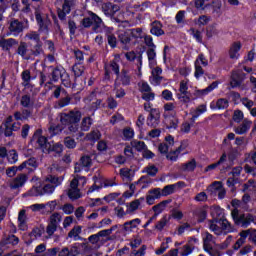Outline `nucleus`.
<instances>
[{"mask_svg":"<svg viewBox=\"0 0 256 256\" xmlns=\"http://www.w3.org/2000/svg\"><path fill=\"white\" fill-rule=\"evenodd\" d=\"M75 5L74 0H63L62 9L66 11V13H71V8Z\"/></svg>","mask_w":256,"mask_h":256,"instance_id":"nucleus-58","label":"nucleus"},{"mask_svg":"<svg viewBox=\"0 0 256 256\" xmlns=\"http://www.w3.org/2000/svg\"><path fill=\"white\" fill-rule=\"evenodd\" d=\"M21 77H22V81H24V87H27V85H29V83H31V71L30 70H24L21 73Z\"/></svg>","mask_w":256,"mask_h":256,"instance_id":"nucleus-57","label":"nucleus"},{"mask_svg":"<svg viewBox=\"0 0 256 256\" xmlns=\"http://www.w3.org/2000/svg\"><path fill=\"white\" fill-rule=\"evenodd\" d=\"M189 33L197 43H203V35L199 30L195 28H190Z\"/></svg>","mask_w":256,"mask_h":256,"instance_id":"nucleus-50","label":"nucleus"},{"mask_svg":"<svg viewBox=\"0 0 256 256\" xmlns=\"http://www.w3.org/2000/svg\"><path fill=\"white\" fill-rule=\"evenodd\" d=\"M157 48H148L146 51V55L148 57L149 65H157V52L155 51Z\"/></svg>","mask_w":256,"mask_h":256,"instance_id":"nucleus-36","label":"nucleus"},{"mask_svg":"<svg viewBox=\"0 0 256 256\" xmlns=\"http://www.w3.org/2000/svg\"><path fill=\"white\" fill-rule=\"evenodd\" d=\"M212 219L209 220V229L219 235L221 231H226V233H233V226L225 218V209L221 206H214L211 212Z\"/></svg>","mask_w":256,"mask_h":256,"instance_id":"nucleus-2","label":"nucleus"},{"mask_svg":"<svg viewBox=\"0 0 256 256\" xmlns=\"http://www.w3.org/2000/svg\"><path fill=\"white\" fill-rule=\"evenodd\" d=\"M14 45H19V41H17L15 38L0 40V47L2 51H11V47H14Z\"/></svg>","mask_w":256,"mask_h":256,"instance_id":"nucleus-20","label":"nucleus"},{"mask_svg":"<svg viewBox=\"0 0 256 256\" xmlns=\"http://www.w3.org/2000/svg\"><path fill=\"white\" fill-rule=\"evenodd\" d=\"M176 187L178 189H183V187H186V184L183 181H178L177 183L164 186V188L161 190L162 197H169V195H173V193H175Z\"/></svg>","mask_w":256,"mask_h":256,"instance_id":"nucleus-14","label":"nucleus"},{"mask_svg":"<svg viewBox=\"0 0 256 256\" xmlns=\"http://www.w3.org/2000/svg\"><path fill=\"white\" fill-rule=\"evenodd\" d=\"M243 117V111L235 110L232 119L235 123H241L243 121Z\"/></svg>","mask_w":256,"mask_h":256,"instance_id":"nucleus-64","label":"nucleus"},{"mask_svg":"<svg viewBox=\"0 0 256 256\" xmlns=\"http://www.w3.org/2000/svg\"><path fill=\"white\" fill-rule=\"evenodd\" d=\"M209 209L208 205H204L203 208L198 209L195 212V216L197 217L198 223H205V220L207 219V210Z\"/></svg>","mask_w":256,"mask_h":256,"instance_id":"nucleus-31","label":"nucleus"},{"mask_svg":"<svg viewBox=\"0 0 256 256\" xmlns=\"http://www.w3.org/2000/svg\"><path fill=\"white\" fill-rule=\"evenodd\" d=\"M27 43L21 42L20 45L18 46L17 53L20 55V57H25L27 55Z\"/></svg>","mask_w":256,"mask_h":256,"instance_id":"nucleus-63","label":"nucleus"},{"mask_svg":"<svg viewBox=\"0 0 256 256\" xmlns=\"http://www.w3.org/2000/svg\"><path fill=\"white\" fill-rule=\"evenodd\" d=\"M172 202H173L172 199H167V200H163V201L159 202L158 204L154 205L152 207V211H154L155 216L161 215L163 210L167 209V205H169Z\"/></svg>","mask_w":256,"mask_h":256,"instance_id":"nucleus-21","label":"nucleus"},{"mask_svg":"<svg viewBox=\"0 0 256 256\" xmlns=\"http://www.w3.org/2000/svg\"><path fill=\"white\" fill-rule=\"evenodd\" d=\"M209 21H211V17L207 16V15H201L199 16L196 25H199V27L205 26L209 23Z\"/></svg>","mask_w":256,"mask_h":256,"instance_id":"nucleus-61","label":"nucleus"},{"mask_svg":"<svg viewBox=\"0 0 256 256\" xmlns=\"http://www.w3.org/2000/svg\"><path fill=\"white\" fill-rule=\"evenodd\" d=\"M93 125V118L91 116L84 117L81 122L82 131H89Z\"/></svg>","mask_w":256,"mask_h":256,"instance_id":"nucleus-44","label":"nucleus"},{"mask_svg":"<svg viewBox=\"0 0 256 256\" xmlns=\"http://www.w3.org/2000/svg\"><path fill=\"white\" fill-rule=\"evenodd\" d=\"M141 225V219L136 218L130 221H127L123 224L124 231H131L132 229H137Z\"/></svg>","mask_w":256,"mask_h":256,"instance_id":"nucleus-33","label":"nucleus"},{"mask_svg":"<svg viewBox=\"0 0 256 256\" xmlns=\"http://www.w3.org/2000/svg\"><path fill=\"white\" fill-rule=\"evenodd\" d=\"M232 216L236 225L242 224V227H249V225H251V221H253V215L248 214L247 218H245V215L239 216L238 210L233 211Z\"/></svg>","mask_w":256,"mask_h":256,"instance_id":"nucleus-11","label":"nucleus"},{"mask_svg":"<svg viewBox=\"0 0 256 256\" xmlns=\"http://www.w3.org/2000/svg\"><path fill=\"white\" fill-rule=\"evenodd\" d=\"M55 186L53 184H46L44 186H33L29 191V197H43V195H53Z\"/></svg>","mask_w":256,"mask_h":256,"instance_id":"nucleus-5","label":"nucleus"},{"mask_svg":"<svg viewBox=\"0 0 256 256\" xmlns=\"http://www.w3.org/2000/svg\"><path fill=\"white\" fill-rule=\"evenodd\" d=\"M92 164L91 156L84 155L80 158V165L82 167H90Z\"/></svg>","mask_w":256,"mask_h":256,"instance_id":"nucleus-62","label":"nucleus"},{"mask_svg":"<svg viewBox=\"0 0 256 256\" xmlns=\"http://www.w3.org/2000/svg\"><path fill=\"white\" fill-rule=\"evenodd\" d=\"M102 23H103V20L101 19V17H99L97 14H95L93 12L90 13L89 17H85L81 21V25H82V27H84V29H89V27L94 25V30L99 29V27H101Z\"/></svg>","mask_w":256,"mask_h":256,"instance_id":"nucleus-6","label":"nucleus"},{"mask_svg":"<svg viewBox=\"0 0 256 256\" xmlns=\"http://www.w3.org/2000/svg\"><path fill=\"white\" fill-rule=\"evenodd\" d=\"M64 146L66 149H75V147H77V142H75V139L71 136H68L64 138Z\"/></svg>","mask_w":256,"mask_h":256,"instance_id":"nucleus-55","label":"nucleus"},{"mask_svg":"<svg viewBox=\"0 0 256 256\" xmlns=\"http://www.w3.org/2000/svg\"><path fill=\"white\" fill-rule=\"evenodd\" d=\"M215 35H219V30H217V26L215 24L209 25L206 27V37L211 39L215 37Z\"/></svg>","mask_w":256,"mask_h":256,"instance_id":"nucleus-46","label":"nucleus"},{"mask_svg":"<svg viewBox=\"0 0 256 256\" xmlns=\"http://www.w3.org/2000/svg\"><path fill=\"white\" fill-rule=\"evenodd\" d=\"M194 5L196 9H201L202 11L208 7H212L213 13H221L222 4L219 0L212 1V4L209 5L205 4V0H194Z\"/></svg>","mask_w":256,"mask_h":256,"instance_id":"nucleus-9","label":"nucleus"},{"mask_svg":"<svg viewBox=\"0 0 256 256\" xmlns=\"http://www.w3.org/2000/svg\"><path fill=\"white\" fill-rule=\"evenodd\" d=\"M59 209L63 210L65 215H72V213L75 211V206H73V204L66 203Z\"/></svg>","mask_w":256,"mask_h":256,"instance_id":"nucleus-59","label":"nucleus"},{"mask_svg":"<svg viewBox=\"0 0 256 256\" xmlns=\"http://www.w3.org/2000/svg\"><path fill=\"white\" fill-rule=\"evenodd\" d=\"M83 114L79 110H70L69 112H61L59 114L60 124L70 133H77L79 131V123H81Z\"/></svg>","mask_w":256,"mask_h":256,"instance_id":"nucleus-3","label":"nucleus"},{"mask_svg":"<svg viewBox=\"0 0 256 256\" xmlns=\"http://www.w3.org/2000/svg\"><path fill=\"white\" fill-rule=\"evenodd\" d=\"M227 162V153H223L219 160L213 164L208 165L205 168V172L208 173V171H213V169H217L220 165H223V163Z\"/></svg>","mask_w":256,"mask_h":256,"instance_id":"nucleus-29","label":"nucleus"},{"mask_svg":"<svg viewBox=\"0 0 256 256\" xmlns=\"http://www.w3.org/2000/svg\"><path fill=\"white\" fill-rule=\"evenodd\" d=\"M20 105L21 107H24V109H33L35 102L31 100V95L25 94L21 97Z\"/></svg>","mask_w":256,"mask_h":256,"instance_id":"nucleus-32","label":"nucleus"},{"mask_svg":"<svg viewBox=\"0 0 256 256\" xmlns=\"http://www.w3.org/2000/svg\"><path fill=\"white\" fill-rule=\"evenodd\" d=\"M42 133V129L36 130L32 136L31 141H36L40 149H42V152L47 153V149L49 148V145H51V142H49L47 137L41 135Z\"/></svg>","mask_w":256,"mask_h":256,"instance_id":"nucleus-8","label":"nucleus"},{"mask_svg":"<svg viewBox=\"0 0 256 256\" xmlns=\"http://www.w3.org/2000/svg\"><path fill=\"white\" fill-rule=\"evenodd\" d=\"M219 87V81L212 82L208 87L202 90H196L194 95L195 97H205V95H209L212 91H215Z\"/></svg>","mask_w":256,"mask_h":256,"instance_id":"nucleus-18","label":"nucleus"},{"mask_svg":"<svg viewBox=\"0 0 256 256\" xmlns=\"http://www.w3.org/2000/svg\"><path fill=\"white\" fill-rule=\"evenodd\" d=\"M170 220L171 216L167 218V215H164L155 225V229H157V231H162L163 229H165L166 225L169 223Z\"/></svg>","mask_w":256,"mask_h":256,"instance_id":"nucleus-42","label":"nucleus"},{"mask_svg":"<svg viewBox=\"0 0 256 256\" xmlns=\"http://www.w3.org/2000/svg\"><path fill=\"white\" fill-rule=\"evenodd\" d=\"M35 19L37 22V25L39 27L40 31H49V26H47V24H45V19H43V16L41 15V9H39V7L35 8Z\"/></svg>","mask_w":256,"mask_h":256,"instance_id":"nucleus-19","label":"nucleus"},{"mask_svg":"<svg viewBox=\"0 0 256 256\" xmlns=\"http://www.w3.org/2000/svg\"><path fill=\"white\" fill-rule=\"evenodd\" d=\"M116 77L119 79L123 87H129V85H131V75H129V69L123 68Z\"/></svg>","mask_w":256,"mask_h":256,"instance_id":"nucleus-17","label":"nucleus"},{"mask_svg":"<svg viewBox=\"0 0 256 256\" xmlns=\"http://www.w3.org/2000/svg\"><path fill=\"white\" fill-rule=\"evenodd\" d=\"M27 167H33L37 169L39 167V163H37V158L31 157L28 160L24 161L19 165V171H23V169H27Z\"/></svg>","mask_w":256,"mask_h":256,"instance_id":"nucleus-27","label":"nucleus"},{"mask_svg":"<svg viewBox=\"0 0 256 256\" xmlns=\"http://www.w3.org/2000/svg\"><path fill=\"white\" fill-rule=\"evenodd\" d=\"M46 153H56V155H61L63 153V144L61 143H56L53 145H49Z\"/></svg>","mask_w":256,"mask_h":256,"instance_id":"nucleus-37","label":"nucleus"},{"mask_svg":"<svg viewBox=\"0 0 256 256\" xmlns=\"http://www.w3.org/2000/svg\"><path fill=\"white\" fill-rule=\"evenodd\" d=\"M79 181H82V184L85 185V183H87V178L85 176L76 175V177L70 182L71 189H79Z\"/></svg>","mask_w":256,"mask_h":256,"instance_id":"nucleus-38","label":"nucleus"},{"mask_svg":"<svg viewBox=\"0 0 256 256\" xmlns=\"http://www.w3.org/2000/svg\"><path fill=\"white\" fill-rule=\"evenodd\" d=\"M251 129V121L244 120L240 126L234 129L236 135H245Z\"/></svg>","mask_w":256,"mask_h":256,"instance_id":"nucleus-28","label":"nucleus"},{"mask_svg":"<svg viewBox=\"0 0 256 256\" xmlns=\"http://www.w3.org/2000/svg\"><path fill=\"white\" fill-rule=\"evenodd\" d=\"M159 123H161V111H159V109L151 110L146 119V125L151 127V129H157Z\"/></svg>","mask_w":256,"mask_h":256,"instance_id":"nucleus-10","label":"nucleus"},{"mask_svg":"<svg viewBox=\"0 0 256 256\" xmlns=\"http://www.w3.org/2000/svg\"><path fill=\"white\" fill-rule=\"evenodd\" d=\"M33 116V108H24L22 112H14L15 121H27L30 117Z\"/></svg>","mask_w":256,"mask_h":256,"instance_id":"nucleus-16","label":"nucleus"},{"mask_svg":"<svg viewBox=\"0 0 256 256\" xmlns=\"http://www.w3.org/2000/svg\"><path fill=\"white\" fill-rule=\"evenodd\" d=\"M27 183V175L20 174L16 178H14L13 182L10 184V189H19L23 187Z\"/></svg>","mask_w":256,"mask_h":256,"instance_id":"nucleus-22","label":"nucleus"},{"mask_svg":"<svg viewBox=\"0 0 256 256\" xmlns=\"http://www.w3.org/2000/svg\"><path fill=\"white\" fill-rule=\"evenodd\" d=\"M71 103V97L66 96L56 101L54 104L55 109H63V107H67Z\"/></svg>","mask_w":256,"mask_h":256,"instance_id":"nucleus-40","label":"nucleus"},{"mask_svg":"<svg viewBox=\"0 0 256 256\" xmlns=\"http://www.w3.org/2000/svg\"><path fill=\"white\" fill-rule=\"evenodd\" d=\"M142 173H147L149 177H156L157 173H159V168H157L155 165H150L145 167Z\"/></svg>","mask_w":256,"mask_h":256,"instance_id":"nucleus-49","label":"nucleus"},{"mask_svg":"<svg viewBox=\"0 0 256 256\" xmlns=\"http://www.w3.org/2000/svg\"><path fill=\"white\" fill-rule=\"evenodd\" d=\"M83 64L74 63L72 71L75 77H81L85 73V66Z\"/></svg>","mask_w":256,"mask_h":256,"instance_id":"nucleus-47","label":"nucleus"},{"mask_svg":"<svg viewBox=\"0 0 256 256\" xmlns=\"http://www.w3.org/2000/svg\"><path fill=\"white\" fill-rule=\"evenodd\" d=\"M187 141L184 140L181 142L180 146L176 148L175 150L170 151L166 155V159L168 161H172V163H175L177 159H179V155H181L182 151H185L187 149Z\"/></svg>","mask_w":256,"mask_h":256,"instance_id":"nucleus-12","label":"nucleus"},{"mask_svg":"<svg viewBox=\"0 0 256 256\" xmlns=\"http://www.w3.org/2000/svg\"><path fill=\"white\" fill-rule=\"evenodd\" d=\"M194 67V76L196 79H199L200 77H202V75H205V70H203V67H201V64H199V60H195Z\"/></svg>","mask_w":256,"mask_h":256,"instance_id":"nucleus-51","label":"nucleus"},{"mask_svg":"<svg viewBox=\"0 0 256 256\" xmlns=\"http://www.w3.org/2000/svg\"><path fill=\"white\" fill-rule=\"evenodd\" d=\"M243 81H245V72L233 73L230 81L231 89H237V87L243 85Z\"/></svg>","mask_w":256,"mask_h":256,"instance_id":"nucleus-15","label":"nucleus"},{"mask_svg":"<svg viewBox=\"0 0 256 256\" xmlns=\"http://www.w3.org/2000/svg\"><path fill=\"white\" fill-rule=\"evenodd\" d=\"M241 47V42L232 43L228 52L230 59H239V52L241 51Z\"/></svg>","mask_w":256,"mask_h":256,"instance_id":"nucleus-23","label":"nucleus"},{"mask_svg":"<svg viewBox=\"0 0 256 256\" xmlns=\"http://www.w3.org/2000/svg\"><path fill=\"white\" fill-rule=\"evenodd\" d=\"M64 129L63 125L50 126L49 133L52 137H55V135H61Z\"/></svg>","mask_w":256,"mask_h":256,"instance_id":"nucleus-53","label":"nucleus"},{"mask_svg":"<svg viewBox=\"0 0 256 256\" xmlns=\"http://www.w3.org/2000/svg\"><path fill=\"white\" fill-rule=\"evenodd\" d=\"M122 135L124 137V141H131V139L135 137V130H133L131 127H126L123 129Z\"/></svg>","mask_w":256,"mask_h":256,"instance_id":"nucleus-45","label":"nucleus"},{"mask_svg":"<svg viewBox=\"0 0 256 256\" xmlns=\"http://www.w3.org/2000/svg\"><path fill=\"white\" fill-rule=\"evenodd\" d=\"M8 159V162L11 165H15L17 161H19V154L17 153V150L12 149L9 151L8 156H6Z\"/></svg>","mask_w":256,"mask_h":256,"instance_id":"nucleus-48","label":"nucleus"},{"mask_svg":"<svg viewBox=\"0 0 256 256\" xmlns=\"http://www.w3.org/2000/svg\"><path fill=\"white\" fill-rule=\"evenodd\" d=\"M131 146L136 149V151H138V153H142V151L144 152L145 149H147V144H145L143 141H139V140H133L131 142Z\"/></svg>","mask_w":256,"mask_h":256,"instance_id":"nucleus-43","label":"nucleus"},{"mask_svg":"<svg viewBox=\"0 0 256 256\" xmlns=\"http://www.w3.org/2000/svg\"><path fill=\"white\" fill-rule=\"evenodd\" d=\"M161 27H163V24H161L159 21H154V25L150 29L151 35H154L155 37L165 35V31Z\"/></svg>","mask_w":256,"mask_h":256,"instance_id":"nucleus-25","label":"nucleus"},{"mask_svg":"<svg viewBox=\"0 0 256 256\" xmlns=\"http://www.w3.org/2000/svg\"><path fill=\"white\" fill-rule=\"evenodd\" d=\"M102 11L106 17H115V13L121 11V7L111 2H105L102 4Z\"/></svg>","mask_w":256,"mask_h":256,"instance_id":"nucleus-13","label":"nucleus"},{"mask_svg":"<svg viewBox=\"0 0 256 256\" xmlns=\"http://www.w3.org/2000/svg\"><path fill=\"white\" fill-rule=\"evenodd\" d=\"M101 139V132L92 131L86 135V141H92V143H96Z\"/></svg>","mask_w":256,"mask_h":256,"instance_id":"nucleus-52","label":"nucleus"},{"mask_svg":"<svg viewBox=\"0 0 256 256\" xmlns=\"http://www.w3.org/2000/svg\"><path fill=\"white\" fill-rule=\"evenodd\" d=\"M120 59L121 58L119 57V55H116L115 58L111 60L108 65L109 69H111V71L114 73V75H116V77L121 73V66L119 65Z\"/></svg>","mask_w":256,"mask_h":256,"instance_id":"nucleus-24","label":"nucleus"},{"mask_svg":"<svg viewBox=\"0 0 256 256\" xmlns=\"http://www.w3.org/2000/svg\"><path fill=\"white\" fill-rule=\"evenodd\" d=\"M68 197L71 201H77V199H81V194L79 193V189L73 190L70 189L68 191Z\"/></svg>","mask_w":256,"mask_h":256,"instance_id":"nucleus-60","label":"nucleus"},{"mask_svg":"<svg viewBox=\"0 0 256 256\" xmlns=\"http://www.w3.org/2000/svg\"><path fill=\"white\" fill-rule=\"evenodd\" d=\"M41 53H43V42H41L40 40L36 42V44L34 45L33 49L30 52V55H32L33 57H39Z\"/></svg>","mask_w":256,"mask_h":256,"instance_id":"nucleus-41","label":"nucleus"},{"mask_svg":"<svg viewBox=\"0 0 256 256\" xmlns=\"http://www.w3.org/2000/svg\"><path fill=\"white\" fill-rule=\"evenodd\" d=\"M47 72L40 73V85H53L61 81L64 87H71V76L67 73V70L63 65L57 64L56 66L51 65L46 67Z\"/></svg>","mask_w":256,"mask_h":256,"instance_id":"nucleus-1","label":"nucleus"},{"mask_svg":"<svg viewBox=\"0 0 256 256\" xmlns=\"http://www.w3.org/2000/svg\"><path fill=\"white\" fill-rule=\"evenodd\" d=\"M197 169V160L192 158L190 161L182 164V171L193 173Z\"/></svg>","mask_w":256,"mask_h":256,"instance_id":"nucleus-34","label":"nucleus"},{"mask_svg":"<svg viewBox=\"0 0 256 256\" xmlns=\"http://www.w3.org/2000/svg\"><path fill=\"white\" fill-rule=\"evenodd\" d=\"M130 34V38L132 37L133 39H141L143 35V30L141 28H134L128 30Z\"/></svg>","mask_w":256,"mask_h":256,"instance_id":"nucleus-56","label":"nucleus"},{"mask_svg":"<svg viewBox=\"0 0 256 256\" xmlns=\"http://www.w3.org/2000/svg\"><path fill=\"white\" fill-rule=\"evenodd\" d=\"M75 63L78 65H83L85 63V52L80 50L79 48H76L73 50Z\"/></svg>","mask_w":256,"mask_h":256,"instance_id":"nucleus-35","label":"nucleus"},{"mask_svg":"<svg viewBox=\"0 0 256 256\" xmlns=\"http://www.w3.org/2000/svg\"><path fill=\"white\" fill-rule=\"evenodd\" d=\"M62 219L63 217L61 216V214H59V212L53 213L50 216L49 223L46 227V233L47 235H49V237L55 234V231H57V227H59Z\"/></svg>","mask_w":256,"mask_h":256,"instance_id":"nucleus-7","label":"nucleus"},{"mask_svg":"<svg viewBox=\"0 0 256 256\" xmlns=\"http://www.w3.org/2000/svg\"><path fill=\"white\" fill-rule=\"evenodd\" d=\"M118 41H120L122 45H129V43H131V34L129 33V30H120L118 32Z\"/></svg>","mask_w":256,"mask_h":256,"instance_id":"nucleus-26","label":"nucleus"},{"mask_svg":"<svg viewBox=\"0 0 256 256\" xmlns=\"http://www.w3.org/2000/svg\"><path fill=\"white\" fill-rule=\"evenodd\" d=\"M140 202L139 200H133L129 204H126L127 210L126 213H134V211H137L139 209Z\"/></svg>","mask_w":256,"mask_h":256,"instance_id":"nucleus-54","label":"nucleus"},{"mask_svg":"<svg viewBox=\"0 0 256 256\" xmlns=\"http://www.w3.org/2000/svg\"><path fill=\"white\" fill-rule=\"evenodd\" d=\"M215 109H218V111L229 109V100L227 98H219L216 101Z\"/></svg>","mask_w":256,"mask_h":256,"instance_id":"nucleus-39","label":"nucleus"},{"mask_svg":"<svg viewBox=\"0 0 256 256\" xmlns=\"http://www.w3.org/2000/svg\"><path fill=\"white\" fill-rule=\"evenodd\" d=\"M22 21L17 18H11L8 22L7 37L12 35L13 37H19L25 29H29V20L27 18L20 17Z\"/></svg>","mask_w":256,"mask_h":256,"instance_id":"nucleus-4","label":"nucleus"},{"mask_svg":"<svg viewBox=\"0 0 256 256\" xmlns=\"http://www.w3.org/2000/svg\"><path fill=\"white\" fill-rule=\"evenodd\" d=\"M1 245H12L15 247V245H19V237L15 234L8 235L6 238L1 240Z\"/></svg>","mask_w":256,"mask_h":256,"instance_id":"nucleus-30","label":"nucleus"}]
</instances>
